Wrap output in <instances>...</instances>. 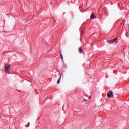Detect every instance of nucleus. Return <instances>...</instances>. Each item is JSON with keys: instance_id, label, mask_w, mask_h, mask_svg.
Here are the masks:
<instances>
[{"instance_id": "obj_4", "label": "nucleus", "mask_w": 129, "mask_h": 129, "mask_svg": "<svg viewBox=\"0 0 129 129\" xmlns=\"http://www.w3.org/2000/svg\"><path fill=\"white\" fill-rule=\"evenodd\" d=\"M90 18L91 19H93L94 18H96V16L94 14V13H92L91 15V16H90Z\"/></svg>"}, {"instance_id": "obj_6", "label": "nucleus", "mask_w": 129, "mask_h": 129, "mask_svg": "<svg viewBox=\"0 0 129 129\" xmlns=\"http://www.w3.org/2000/svg\"><path fill=\"white\" fill-rule=\"evenodd\" d=\"M61 76H60V78L59 79V80L57 81V84H59L60 83V81L61 80Z\"/></svg>"}, {"instance_id": "obj_2", "label": "nucleus", "mask_w": 129, "mask_h": 129, "mask_svg": "<svg viewBox=\"0 0 129 129\" xmlns=\"http://www.w3.org/2000/svg\"><path fill=\"white\" fill-rule=\"evenodd\" d=\"M107 96L108 98H114L113 92L112 91H109L108 92Z\"/></svg>"}, {"instance_id": "obj_8", "label": "nucleus", "mask_w": 129, "mask_h": 129, "mask_svg": "<svg viewBox=\"0 0 129 129\" xmlns=\"http://www.w3.org/2000/svg\"><path fill=\"white\" fill-rule=\"evenodd\" d=\"M83 101H87V100H86V99H84L83 100Z\"/></svg>"}, {"instance_id": "obj_10", "label": "nucleus", "mask_w": 129, "mask_h": 129, "mask_svg": "<svg viewBox=\"0 0 129 129\" xmlns=\"http://www.w3.org/2000/svg\"><path fill=\"white\" fill-rule=\"evenodd\" d=\"M82 34H83V32L82 31V32H81V35H82Z\"/></svg>"}, {"instance_id": "obj_11", "label": "nucleus", "mask_w": 129, "mask_h": 129, "mask_svg": "<svg viewBox=\"0 0 129 129\" xmlns=\"http://www.w3.org/2000/svg\"><path fill=\"white\" fill-rule=\"evenodd\" d=\"M29 125H30V123H28Z\"/></svg>"}, {"instance_id": "obj_3", "label": "nucleus", "mask_w": 129, "mask_h": 129, "mask_svg": "<svg viewBox=\"0 0 129 129\" xmlns=\"http://www.w3.org/2000/svg\"><path fill=\"white\" fill-rule=\"evenodd\" d=\"M117 40V38H116L113 40H107V42L109 43V44H113L114 43H115L116 40Z\"/></svg>"}, {"instance_id": "obj_9", "label": "nucleus", "mask_w": 129, "mask_h": 129, "mask_svg": "<svg viewBox=\"0 0 129 129\" xmlns=\"http://www.w3.org/2000/svg\"><path fill=\"white\" fill-rule=\"evenodd\" d=\"M91 96H89V99H91Z\"/></svg>"}, {"instance_id": "obj_7", "label": "nucleus", "mask_w": 129, "mask_h": 129, "mask_svg": "<svg viewBox=\"0 0 129 129\" xmlns=\"http://www.w3.org/2000/svg\"><path fill=\"white\" fill-rule=\"evenodd\" d=\"M61 60L63 61V56L62 55V53H61Z\"/></svg>"}, {"instance_id": "obj_5", "label": "nucleus", "mask_w": 129, "mask_h": 129, "mask_svg": "<svg viewBox=\"0 0 129 129\" xmlns=\"http://www.w3.org/2000/svg\"><path fill=\"white\" fill-rule=\"evenodd\" d=\"M78 51L80 53H83V49L82 48V47H79Z\"/></svg>"}, {"instance_id": "obj_1", "label": "nucleus", "mask_w": 129, "mask_h": 129, "mask_svg": "<svg viewBox=\"0 0 129 129\" xmlns=\"http://www.w3.org/2000/svg\"><path fill=\"white\" fill-rule=\"evenodd\" d=\"M10 67H11V65H6L4 68L5 72L9 74Z\"/></svg>"}]
</instances>
